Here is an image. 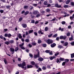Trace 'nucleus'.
I'll return each instance as SVG.
<instances>
[{
    "label": "nucleus",
    "mask_w": 74,
    "mask_h": 74,
    "mask_svg": "<svg viewBox=\"0 0 74 74\" xmlns=\"http://www.w3.org/2000/svg\"><path fill=\"white\" fill-rule=\"evenodd\" d=\"M56 45V44H55V43H54L53 44H51V48H54V47H55Z\"/></svg>",
    "instance_id": "obj_7"
},
{
    "label": "nucleus",
    "mask_w": 74,
    "mask_h": 74,
    "mask_svg": "<svg viewBox=\"0 0 74 74\" xmlns=\"http://www.w3.org/2000/svg\"><path fill=\"white\" fill-rule=\"evenodd\" d=\"M22 68L23 69H24V66H26V63H25V62H23L22 63Z\"/></svg>",
    "instance_id": "obj_4"
},
{
    "label": "nucleus",
    "mask_w": 74,
    "mask_h": 74,
    "mask_svg": "<svg viewBox=\"0 0 74 74\" xmlns=\"http://www.w3.org/2000/svg\"><path fill=\"white\" fill-rule=\"evenodd\" d=\"M29 13V11H27L24 14L25 15H26L28 14Z\"/></svg>",
    "instance_id": "obj_25"
},
{
    "label": "nucleus",
    "mask_w": 74,
    "mask_h": 74,
    "mask_svg": "<svg viewBox=\"0 0 74 74\" xmlns=\"http://www.w3.org/2000/svg\"><path fill=\"white\" fill-rule=\"evenodd\" d=\"M11 36H12L11 35V34L10 33L8 34V38H10V37H11Z\"/></svg>",
    "instance_id": "obj_36"
},
{
    "label": "nucleus",
    "mask_w": 74,
    "mask_h": 74,
    "mask_svg": "<svg viewBox=\"0 0 74 74\" xmlns=\"http://www.w3.org/2000/svg\"><path fill=\"white\" fill-rule=\"evenodd\" d=\"M28 32H29V34H30V33H32V32H33V30L31 29Z\"/></svg>",
    "instance_id": "obj_17"
},
{
    "label": "nucleus",
    "mask_w": 74,
    "mask_h": 74,
    "mask_svg": "<svg viewBox=\"0 0 74 74\" xmlns=\"http://www.w3.org/2000/svg\"><path fill=\"white\" fill-rule=\"evenodd\" d=\"M0 1H2L3 3H5L6 2L5 0H0Z\"/></svg>",
    "instance_id": "obj_59"
},
{
    "label": "nucleus",
    "mask_w": 74,
    "mask_h": 74,
    "mask_svg": "<svg viewBox=\"0 0 74 74\" xmlns=\"http://www.w3.org/2000/svg\"><path fill=\"white\" fill-rule=\"evenodd\" d=\"M28 8V6L25 5L24 7V9H27Z\"/></svg>",
    "instance_id": "obj_35"
},
{
    "label": "nucleus",
    "mask_w": 74,
    "mask_h": 74,
    "mask_svg": "<svg viewBox=\"0 0 74 74\" xmlns=\"http://www.w3.org/2000/svg\"><path fill=\"white\" fill-rule=\"evenodd\" d=\"M44 4L45 5H48V3H47V1H44Z\"/></svg>",
    "instance_id": "obj_20"
},
{
    "label": "nucleus",
    "mask_w": 74,
    "mask_h": 74,
    "mask_svg": "<svg viewBox=\"0 0 74 74\" xmlns=\"http://www.w3.org/2000/svg\"><path fill=\"white\" fill-rule=\"evenodd\" d=\"M29 48H31V47H32V45L31 44H29Z\"/></svg>",
    "instance_id": "obj_62"
},
{
    "label": "nucleus",
    "mask_w": 74,
    "mask_h": 74,
    "mask_svg": "<svg viewBox=\"0 0 74 74\" xmlns=\"http://www.w3.org/2000/svg\"><path fill=\"white\" fill-rule=\"evenodd\" d=\"M48 28L47 27H45V31H47L48 30Z\"/></svg>",
    "instance_id": "obj_58"
},
{
    "label": "nucleus",
    "mask_w": 74,
    "mask_h": 74,
    "mask_svg": "<svg viewBox=\"0 0 74 74\" xmlns=\"http://www.w3.org/2000/svg\"><path fill=\"white\" fill-rule=\"evenodd\" d=\"M46 42L49 45V44H51L53 43V40L50 39H48L47 40Z\"/></svg>",
    "instance_id": "obj_1"
},
{
    "label": "nucleus",
    "mask_w": 74,
    "mask_h": 74,
    "mask_svg": "<svg viewBox=\"0 0 74 74\" xmlns=\"http://www.w3.org/2000/svg\"><path fill=\"white\" fill-rule=\"evenodd\" d=\"M8 34H7V33H6L5 34V37H8Z\"/></svg>",
    "instance_id": "obj_56"
},
{
    "label": "nucleus",
    "mask_w": 74,
    "mask_h": 74,
    "mask_svg": "<svg viewBox=\"0 0 74 74\" xmlns=\"http://www.w3.org/2000/svg\"><path fill=\"white\" fill-rule=\"evenodd\" d=\"M5 44H7V45H8V44H10V43L8 41H6L5 42Z\"/></svg>",
    "instance_id": "obj_48"
},
{
    "label": "nucleus",
    "mask_w": 74,
    "mask_h": 74,
    "mask_svg": "<svg viewBox=\"0 0 74 74\" xmlns=\"http://www.w3.org/2000/svg\"><path fill=\"white\" fill-rule=\"evenodd\" d=\"M17 66H18L19 67H21V68L22 67V65L21 64H17Z\"/></svg>",
    "instance_id": "obj_23"
},
{
    "label": "nucleus",
    "mask_w": 74,
    "mask_h": 74,
    "mask_svg": "<svg viewBox=\"0 0 74 74\" xmlns=\"http://www.w3.org/2000/svg\"><path fill=\"white\" fill-rule=\"evenodd\" d=\"M70 18L71 21H72V20H73L74 18L73 16H71L70 17Z\"/></svg>",
    "instance_id": "obj_33"
},
{
    "label": "nucleus",
    "mask_w": 74,
    "mask_h": 74,
    "mask_svg": "<svg viewBox=\"0 0 74 74\" xmlns=\"http://www.w3.org/2000/svg\"><path fill=\"white\" fill-rule=\"evenodd\" d=\"M40 16V14H37V15L36 16V17H37V18H38V17H39V16Z\"/></svg>",
    "instance_id": "obj_43"
},
{
    "label": "nucleus",
    "mask_w": 74,
    "mask_h": 74,
    "mask_svg": "<svg viewBox=\"0 0 74 74\" xmlns=\"http://www.w3.org/2000/svg\"><path fill=\"white\" fill-rule=\"evenodd\" d=\"M0 12L2 14V13H3V12H4V10H0Z\"/></svg>",
    "instance_id": "obj_60"
},
{
    "label": "nucleus",
    "mask_w": 74,
    "mask_h": 74,
    "mask_svg": "<svg viewBox=\"0 0 74 74\" xmlns=\"http://www.w3.org/2000/svg\"><path fill=\"white\" fill-rule=\"evenodd\" d=\"M61 23L62 25H64L66 23V22L65 21H62L61 22Z\"/></svg>",
    "instance_id": "obj_45"
},
{
    "label": "nucleus",
    "mask_w": 74,
    "mask_h": 74,
    "mask_svg": "<svg viewBox=\"0 0 74 74\" xmlns=\"http://www.w3.org/2000/svg\"><path fill=\"white\" fill-rule=\"evenodd\" d=\"M21 25L23 27H24V28H26V27H27V25L25 24H22Z\"/></svg>",
    "instance_id": "obj_9"
},
{
    "label": "nucleus",
    "mask_w": 74,
    "mask_h": 74,
    "mask_svg": "<svg viewBox=\"0 0 74 74\" xmlns=\"http://www.w3.org/2000/svg\"><path fill=\"white\" fill-rule=\"evenodd\" d=\"M35 67H36V69H38V68L39 67L38 66H37V65H35Z\"/></svg>",
    "instance_id": "obj_61"
},
{
    "label": "nucleus",
    "mask_w": 74,
    "mask_h": 74,
    "mask_svg": "<svg viewBox=\"0 0 74 74\" xmlns=\"http://www.w3.org/2000/svg\"><path fill=\"white\" fill-rule=\"evenodd\" d=\"M44 60V58H42L40 57L38 59V61H40V62H42V61H43Z\"/></svg>",
    "instance_id": "obj_8"
},
{
    "label": "nucleus",
    "mask_w": 74,
    "mask_h": 74,
    "mask_svg": "<svg viewBox=\"0 0 74 74\" xmlns=\"http://www.w3.org/2000/svg\"><path fill=\"white\" fill-rule=\"evenodd\" d=\"M20 48L22 49H23V50H25V48L24 47H23V46H22L21 47H20Z\"/></svg>",
    "instance_id": "obj_49"
},
{
    "label": "nucleus",
    "mask_w": 74,
    "mask_h": 74,
    "mask_svg": "<svg viewBox=\"0 0 74 74\" xmlns=\"http://www.w3.org/2000/svg\"><path fill=\"white\" fill-rule=\"evenodd\" d=\"M18 49L19 48L18 47H16V48L15 49L14 51H15V52H16Z\"/></svg>",
    "instance_id": "obj_12"
},
{
    "label": "nucleus",
    "mask_w": 74,
    "mask_h": 74,
    "mask_svg": "<svg viewBox=\"0 0 74 74\" xmlns=\"http://www.w3.org/2000/svg\"><path fill=\"white\" fill-rule=\"evenodd\" d=\"M57 36H58V34H56L53 36V37L55 38Z\"/></svg>",
    "instance_id": "obj_26"
},
{
    "label": "nucleus",
    "mask_w": 74,
    "mask_h": 74,
    "mask_svg": "<svg viewBox=\"0 0 74 74\" xmlns=\"http://www.w3.org/2000/svg\"><path fill=\"white\" fill-rule=\"evenodd\" d=\"M71 45L74 46V42H71Z\"/></svg>",
    "instance_id": "obj_44"
},
{
    "label": "nucleus",
    "mask_w": 74,
    "mask_h": 74,
    "mask_svg": "<svg viewBox=\"0 0 74 74\" xmlns=\"http://www.w3.org/2000/svg\"><path fill=\"white\" fill-rule=\"evenodd\" d=\"M45 52L46 53H49V52H50V51L49 50H46Z\"/></svg>",
    "instance_id": "obj_54"
},
{
    "label": "nucleus",
    "mask_w": 74,
    "mask_h": 74,
    "mask_svg": "<svg viewBox=\"0 0 74 74\" xmlns=\"http://www.w3.org/2000/svg\"><path fill=\"white\" fill-rule=\"evenodd\" d=\"M52 36V34H51L50 35H48V37H51Z\"/></svg>",
    "instance_id": "obj_55"
},
{
    "label": "nucleus",
    "mask_w": 74,
    "mask_h": 74,
    "mask_svg": "<svg viewBox=\"0 0 74 74\" xmlns=\"http://www.w3.org/2000/svg\"><path fill=\"white\" fill-rule=\"evenodd\" d=\"M42 69L44 70H45L46 69V67L45 66H43L42 67Z\"/></svg>",
    "instance_id": "obj_50"
},
{
    "label": "nucleus",
    "mask_w": 74,
    "mask_h": 74,
    "mask_svg": "<svg viewBox=\"0 0 74 74\" xmlns=\"http://www.w3.org/2000/svg\"><path fill=\"white\" fill-rule=\"evenodd\" d=\"M55 7H57V8H60L61 7L60 5H59L58 3H56L55 4Z\"/></svg>",
    "instance_id": "obj_5"
},
{
    "label": "nucleus",
    "mask_w": 74,
    "mask_h": 74,
    "mask_svg": "<svg viewBox=\"0 0 74 74\" xmlns=\"http://www.w3.org/2000/svg\"><path fill=\"white\" fill-rule=\"evenodd\" d=\"M42 46H43V47L45 48V47H47V45H46V44H42Z\"/></svg>",
    "instance_id": "obj_29"
},
{
    "label": "nucleus",
    "mask_w": 74,
    "mask_h": 74,
    "mask_svg": "<svg viewBox=\"0 0 74 74\" xmlns=\"http://www.w3.org/2000/svg\"><path fill=\"white\" fill-rule=\"evenodd\" d=\"M23 45H24V43L23 42L22 44L20 45L19 46L20 47H23Z\"/></svg>",
    "instance_id": "obj_37"
},
{
    "label": "nucleus",
    "mask_w": 74,
    "mask_h": 74,
    "mask_svg": "<svg viewBox=\"0 0 74 74\" xmlns=\"http://www.w3.org/2000/svg\"><path fill=\"white\" fill-rule=\"evenodd\" d=\"M70 5L71 6H73V7H74V2H71L70 3Z\"/></svg>",
    "instance_id": "obj_13"
},
{
    "label": "nucleus",
    "mask_w": 74,
    "mask_h": 74,
    "mask_svg": "<svg viewBox=\"0 0 74 74\" xmlns=\"http://www.w3.org/2000/svg\"><path fill=\"white\" fill-rule=\"evenodd\" d=\"M50 58V60H53V59H54V57H53V56H51Z\"/></svg>",
    "instance_id": "obj_42"
},
{
    "label": "nucleus",
    "mask_w": 74,
    "mask_h": 74,
    "mask_svg": "<svg viewBox=\"0 0 74 74\" xmlns=\"http://www.w3.org/2000/svg\"><path fill=\"white\" fill-rule=\"evenodd\" d=\"M64 61L65 63H67V62H69V59H66L64 60Z\"/></svg>",
    "instance_id": "obj_19"
},
{
    "label": "nucleus",
    "mask_w": 74,
    "mask_h": 74,
    "mask_svg": "<svg viewBox=\"0 0 74 74\" xmlns=\"http://www.w3.org/2000/svg\"><path fill=\"white\" fill-rule=\"evenodd\" d=\"M18 37H19V38H22V36H21V34H18Z\"/></svg>",
    "instance_id": "obj_15"
},
{
    "label": "nucleus",
    "mask_w": 74,
    "mask_h": 74,
    "mask_svg": "<svg viewBox=\"0 0 74 74\" xmlns=\"http://www.w3.org/2000/svg\"><path fill=\"white\" fill-rule=\"evenodd\" d=\"M69 12L71 14H73V13L74 12V11L71 10L69 11Z\"/></svg>",
    "instance_id": "obj_30"
},
{
    "label": "nucleus",
    "mask_w": 74,
    "mask_h": 74,
    "mask_svg": "<svg viewBox=\"0 0 74 74\" xmlns=\"http://www.w3.org/2000/svg\"><path fill=\"white\" fill-rule=\"evenodd\" d=\"M29 56L30 57V58H33V54L29 53Z\"/></svg>",
    "instance_id": "obj_21"
},
{
    "label": "nucleus",
    "mask_w": 74,
    "mask_h": 74,
    "mask_svg": "<svg viewBox=\"0 0 74 74\" xmlns=\"http://www.w3.org/2000/svg\"><path fill=\"white\" fill-rule=\"evenodd\" d=\"M60 39H61V40L62 39H63V40H66V36H60Z\"/></svg>",
    "instance_id": "obj_3"
},
{
    "label": "nucleus",
    "mask_w": 74,
    "mask_h": 74,
    "mask_svg": "<svg viewBox=\"0 0 74 74\" xmlns=\"http://www.w3.org/2000/svg\"><path fill=\"white\" fill-rule=\"evenodd\" d=\"M58 48H60V49H61V48H63V46L61 45H59L58 46Z\"/></svg>",
    "instance_id": "obj_24"
},
{
    "label": "nucleus",
    "mask_w": 74,
    "mask_h": 74,
    "mask_svg": "<svg viewBox=\"0 0 74 74\" xmlns=\"http://www.w3.org/2000/svg\"><path fill=\"white\" fill-rule=\"evenodd\" d=\"M4 62L5 64H7V60L5 59H4Z\"/></svg>",
    "instance_id": "obj_40"
},
{
    "label": "nucleus",
    "mask_w": 74,
    "mask_h": 74,
    "mask_svg": "<svg viewBox=\"0 0 74 74\" xmlns=\"http://www.w3.org/2000/svg\"><path fill=\"white\" fill-rule=\"evenodd\" d=\"M10 50L12 52L14 51V49L12 48H10Z\"/></svg>",
    "instance_id": "obj_41"
},
{
    "label": "nucleus",
    "mask_w": 74,
    "mask_h": 74,
    "mask_svg": "<svg viewBox=\"0 0 74 74\" xmlns=\"http://www.w3.org/2000/svg\"><path fill=\"white\" fill-rule=\"evenodd\" d=\"M31 23H35V21H34V20H32Z\"/></svg>",
    "instance_id": "obj_47"
},
{
    "label": "nucleus",
    "mask_w": 74,
    "mask_h": 74,
    "mask_svg": "<svg viewBox=\"0 0 74 74\" xmlns=\"http://www.w3.org/2000/svg\"><path fill=\"white\" fill-rule=\"evenodd\" d=\"M46 11L47 12H49L50 11V10L49 9H47L46 10Z\"/></svg>",
    "instance_id": "obj_38"
},
{
    "label": "nucleus",
    "mask_w": 74,
    "mask_h": 74,
    "mask_svg": "<svg viewBox=\"0 0 74 74\" xmlns=\"http://www.w3.org/2000/svg\"><path fill=\"white\" fill-rule=\"evenodd\" d=\"M70 1H71L70 0H68L66 1L65 3L66 4H69L70 3Z\"/></svg>",
    "instance_id": "obj_11"
},
{
    "label": "nucleus",
    "mask_w": 74,
    "mask_h": 74,
    "mask_svg": "<svg viewBox=\"0 0 74 74\" xmlns=\"http://www.w3.org/2000/svg\"><path fill=\"white\" fill-rule=\"evenodd\" d=\"M63 7L65 8H68L69 7V5H64L63 6Z\"/></svg>",
    "instance_id": "obj_14"
},
{
    "label": "nucleus",
    "mask_w": 74,
    "mask_h": 74,
    "mask_svg": "<svg viewBox=\"0 0 74 74\" xmlns=\"http://www.w3.org/2000/svg\"><path fill=\"white\" fill-rule=\"evenodd\" d=\"M41 40H38V44H40V43H41Z\"/></svg>",
    "instance_id": "obj_39"
},
{
    "label": "nucleus",
    "mask_w": 74,
    "mask_h": 74,
    "mask_svg": "<svg viewBox=\"0 0 74 74\" xmlns=\"http://www.w3.org/2000/svg\"><path fill=\"white\" fill-rule=\"evenodd\" d=\"M69 40L70 41H72V40H73V37L72 35H71V37L69 38Z\"/></svg>",
    "instance_id": "obj_18"
},
{
    "label": "nucleus",
    "mask_w": 74,
    "mask_h": 74,
    "mask_svg": "<svg viewBox=\"0 0 74 74\" xmlns=\"http://www.w3.org/2000/svg\"><path fill=\"white\" fill-rule=\"evenodd\" d=\"M71 58H74V53L71 54Z\"/></svg>",
    "instance_id": "obj_22"
},
{
    "label": "nucleus",
    "mask_w": 74,
    "mask_h": 74,
    "mask_svg": "<svg viewBox=\"0 0 74 74\" xmlns=\"http://www.w3.org/2000/svg\"><path fill=\"white\" fill-rule=\"evenodd\" d=\"M38 34H43L44 33L42 32V31L41 30H39L38 31Z\"/></svg>",
    "instance_id": "obj_10"
},
{
    "label": "nucleus",
    "mask_w": 74,
    "mask_h": 74,
    "mask_svg": "<svg viewBox=\"0 0 74 74\" xmlns=\"http://www.w3.org/2000/svg\"><path fill=\"white\" fill-rule=\"evenodd\" d=\"M59 40V37H57L56 38V40L57 41H58Z\"/></svg>",
    "instance_id": "obj_64"
},
{
    "label": "nucleus",
    "mask_w": 74,
    "mask_h": 74,
    "mask_svg": "<svg viewBox=\"0 0 74 74\" xmlns=\"http://www.w3.org/2000/svg\"><path fill=\"white\" fill-rule=\"evenodd\" d=\"M22 19H23V18H22V17H20L19 19V20H18L19 22L21 21L22 20Z\"/></svg>",
    "instance_id": "obj_34"
},
{
    "label": "nucleus",
    "mask_w": 74,
    "mask_h": 74,
    "mask_svg": "<svg viewBox=\"0 0 74 74\" xmlns=\"http://www.w3.org/2000/svg\"><path fill=\"white\" fill-rule=\"evenodd\" d=\"M14 40H10V42L11 43V44H13V43H14Z\"/></svg>",
    "instance_id": "obj_28"
},
{
    "label": "nucleus",
    "mask_w": 74,
    "mask_h": 74,
    "mask_svg": "<svg viewBox=\"0 0 74 74\" xmlns=\"http://www.w3.org/2000/svg\"><path fill=\"white\" fill-rule=\"evenodd\" d=\"M59 60H61V61H64V58H60Z\"/></svg>",
    "instance_id": "obj_27"
},
{
    "label": "nucleus",
    "mask_w": 74,
    "mask_h": 74,
    "mask_svg": "<svg viewBox=\"0 0 74 74\" xmlns=\"http://www.w3.org/2000/svg\"><path fill=\"white\" fill-rule=\"evenodd\" d=\"M31 64L32 65H35L36 63L34 61H31Z\"/></svg>",
    "instance_id": "obj_16"
},
{
    "label": "nucleus",
    "mask_w": 74,
    "mask_h": 74,
    "mask_svg": "<svg viewBox=\"0 0 74 74\" xmlns=\"http://www.w3.org/2000/svg\"><path fill=\"white\" fill-rule=\"evenodd\" d=\"M33 66L31 65H27V69H31V68H32Z\"/></svg>",
    "instance_id": "obj_6"
},
{
    "label": "nucleus",
    "mask_w": 74,
    "mask_h": 74,
    "mask_svg": "<svg viewBox=\"0 0 74 74\" xmlns=\"http://www.w3.org/2000/svg\"><path fill=\"white\" fill-rule=\"evenodd\" d=\"M37 13H38V12L37 11H35L34 13V14H35V15H37Z\"/></svg>",
    "instance_id": "obj_31"
},
{
    "label": "nucleus",
    "mask_w": 74,
    "mask_h": 74,
    "mask_svg": "<svg viewBox=\"0 0 74 74\" xmlns=\"http://www.w3.org/2000/svg\"><path fill=\"white\" fill-rule=\"evenodd\" d=\"M34 34L35 36H37V33L36 32L34 33Z\"/></svg>",
    "instance_id": "obj_63"
},
{
    "label": "nucleus",
    "mask_w": 74,
    "mask_h": 74,
    "mask_svg": "<svg viewBox=\"0 0 74 74\" xmlns=\"http://www.w3.org/2000/svg\"><path fill=\"white\" fill-rule=\"evenodd\" d=\"M68 42H65L64 43V46H67V45H68Z\"/></svg>",
    "instance_id": "obj_32"
},
{
    "label": "nucleus",
    "mask_w": 74,
    "mask_h": 74,
    "mask_svg": "<svg viewBox=\"0 0 74 74\" xmlns=\"http://www.w3.org/2000/svg\"><path fill=\"white\" fill-rule=\"evenodd\" d=\"M25 42H29V39H26Z\"/></svg>",
    "instance_id": "obj_46"
},
{
    "label": "nucleus",
    "mask_w": 74,
    "mask_h": 74,
    "mask_svg": "<svg viewBox=\"0 0 74 74\" xmlns=\"http://www.w3.org/2000/svg\"><path fill=\"white\" fill-rule=\"evenodd\" d=\"M0 38L3 39V36L2 35H0Z\"/></svg>",
    "instance_id": "obj_57"
},
{
    "label": "nucleus",
    "mask_w": 74,
    "mask_h": 74,
    "mask_svg": "<svg viewBox=\"0 0 74 74\" xmlns=\"http://www.w3.org/2000/svg\"><path fill=\"white\" fill-rule=\"evenodd\" d=\"M34 59H37V58H40V54L39 52L37 54L34 55Z\"/></svg>",
    "instance_id": "obj_2"
},
{
    "label": "nucleus",
    "mask_w": 74,
    "mask_h": 74,
    "mask_svg": "<svg viewBox=\"0 0 74 74\" xmlns=\"http://www.w3.org/2000/svg\"><path fill=\"white\" fill-rule=\"evenodd\" d=\"M32 45H36V43L35 42H33L32 44Z\"/></svg>",
    "instance_id": "obj_53"
},
{
    "label": "nucleus",
    "mask_w": 74,
    "mask_h": 74,
    "mask_svg": "<svg viewBox=\"0 0 74 74\" xmlns=\"http://www.w3.org/2000/svg\"><path fill=\"white\" fill-rule=\"evenodd\" d=\"M66 64V62H63L62 64V66H64Z\"/></svg>",
    "instance_id": "obj_52"
},
{
    "label": "nucleus",
    "mask_w": 74,
    "mask_h": 74,
    "mask_svg": "<svg viewBox=\"0 0 74 74\" xmlns=\"http://www.w3.org/2000/svg\"><path fill=\"white\" fill-rule=\"evenodd\" d=\"M56 62L57 63H58L59 62L60 63V61H59V58H57V59Z\"/></svg>",
    "instance_id": "obj_51"
}]
</instances>
